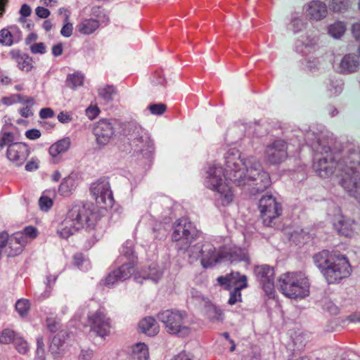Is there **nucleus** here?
<instances>
[{"instance_id":"63","label":"nucleus","mask_w":360,"mask_h":360,"mask_svg":"<svg viewBox=\"0 0 360 360\" xmlns=\"http://www.w3.org/2000/svg\"><path fill=\"white\" fill-rule=\"evenodd\" d=\"M54 116V111L49 108H44L40 110L39 117L41 119L51 118Z\"/></svg>"},{"instance_id":"11","label":"nucleus","mask_w":360,"mask_h":360,"mask_svg":"<svg viewBox=\"0 0 360 360\" xmlns=\"http://www.w3.org/2000/svg\"><path fill=\"white\" fill-rule=\"evenodd\" d=\"M254 274L257 281L267 295H271L274 292V269L267 264L256 266Z\"/></svg>"},{"instance_id":"17","label":"nucleus","mask_w":360,"mask_h":360,"mask_svg":"<svg viewBox=\"0 0 360 360\" xmlns=\"http://www.w3.org/2000/svg\"><path fill=\"white\" fill-rule=\"evenodd\" d=\"M131 264H122L106 276L104 283L108 287L112 286L119 281H123L129 278L131 276Z\"/></svg>"},{"instance_id":"5","label":"nucleus","mask_w":360,"mask_h":360,"mask_svg":"<svg viewBox=\"0 0 360 360\" xmlns=\"http://www.w3.org/2000/svg\"><path fill=\"white\" fill-rule=\"evenodd\" d=\"M96 222V214L84 205H75L68 211L67 217L58 229V233L63 238H68L79 229H92Z\"/></svg>"},{"instance_id":"48","label":"nucleus","mask_w":360,"mask_h":360,"mask_svg":"<svg viewBox=\"0 0 360 360\" xmlns=\"http://www.w3.org/2000/svg\"><path fill=\"white\" fill-rule=\"evenodd\" d=\"M148 109L153 115H160L165 112L167 106L163 103H155L150 105Z\"/></svg>"},{"instance_id":"3","label":"nucleus","mask_w":360,"mask_h":360,"mask_svg":"<svg viewBox=\"0 0 360 360\" xmlns=\"http://www.w3.org/2000/svg\"><path fill=\"white\" fill-rule=\"evenodd\" d=\"M198 236V230L187 219H179L174 224L172 235V240L176 243V248L186 253L191 262L200 259L204 268L212 266L219 259L216 256V248L210 242H199L194 245L191 243Z\"/></svg>"},{"instance_id":"7","label":"nucleus","mask_w":360,"mask_h":360,"mask_svg":"<svg viewBox=\"0 0 360 360\" xmlns=\"http://www.w3.org/2000/svg\"><path fill=\"white\" fill-rule=\"evenodd\" d=\"M158 319L164 324L167 331L170 334L186 337L191 333L188 314L186 311L165 310L158 314Z\"/></svg>"},{"instance_id":"13","label":"nucleus","mask_w":360,"mask_h":360,"mask_svg":"<svg viewBox=\"0 0 360 360\" xmlns=\"http://www.w3.org/2000/svg\"><path fill=\"white\" fill-rule=\"evenodd\" d=\"M88 321L91 330L94 331L98 336L103 338L110 333V320L101 310L89 314Z\"/></svg>"},{"instance_id":"18","label":"nucleus","mask_w":360,"mask_h":360,"mask_svg":"<svg viewBox=\"0 0 360 360\" xmlns=\"http://www.w3.org/2000/svg\"><path fill=\"white\" fill-rule=\"evenodd\" d=\"M304 8L309 19L316 21L323 19L328 14L326 4L320 1H312L307 4Z\"/></svg>"},{"instance_id":"26","label":"nucleus","mask_w":360,"mask_h":360,"mask_svg":"<svg viewBox=\"0 0 360 360\" xmlns=\"http://www.w3.org/2000/svg\"><path fill=\"white\" fill-rule=\"evenodd\" d=\"M10 54L12 58L16 61L20 70L30 72L32 69V59L27 53H22L18 50H13L10 52Z\"/></svg>"},{"instance_id":"8","label":"nucleus","mask_w":360,"mask_h":360,"mask_svg":"<svg viewBox=\"0 0 360 360\" xmlns=\"http://www.w3.org/2000/svg\"><path fill=\"white\" fill-rule=\"evenodd\" d=\"M124 134L128 136L134 151L142 153L150 150L153 148V141L142 129L136 122H129L124 129Z\"/></svg>"},{"instance_id":"16","label":"nucleus","mask_w":360,"mask_h":360,"mask_svg":"<svg viewBox=\"0 0 360 360\" xmlns=\"http://www.w3.org/2000/svg\"><path fill=\"white\" fill-rule=\"evenodd\" d=\"M216 256L219 257L217 263L222 262H249V256L245 248L235 247L229 251L225 249H219L217 251Z\"/></svg>"},{"instance_id":"46","label":"nucleus","mask_w":360,"mask_h":360,"mask_svg":"<svg viewBox=\"0 0 360 360\" xmlns=\"http://www.w3.org/2000/svg\"><path fill=\"white\" fill-rule=\"evenodd\" d=\"M69 14H65V24L63 26L60 34L65 37H70L72 34L73 26L72 24L68 22Z\"/></svg>"},{"instance_id":"21","label":"nucleus","mask_w":360,"mask_h":360,"mask_svg":"<svg viewBox=\"0 0 360 360\" xmlns=\"http://www.w3.org/2000/svg\"><path fill=\"white\" fill-rule=\"evenodd\" d=\"M162 270L156 264H152L148 271L144 270L135 274L134 280L140 283H142V280H151L156 283L162 276Z\"/></svg>"},{"instance_id":"24","label":"nucleus","mask_w":360,"mask_h":360,"mask_svg":"<svg viewBox=\"0 0 360 360\" xmlns=\"http://www.w3.org/2000/svg\"><path fill=\"white\" fill-rule=\"evenodd\" d=\"M70 144V138L66 137L58 141L49 147V153L53 158V162L56 163L58 162V156L68 151Z\"/></svg>"},{"instance_id":"1","label":"nucleus","mask_w":360,"mask_h":360,"mask_svg":"<svg viewBox=\"0 0 360 360\" xmlns=\"http://www.w3.org/2000/svg\"><path fill=\"white\" fill-rule=\"evenodd\" d=\"M224 169L217 165L210 166L205 181L207 188L217 192V200L223 206L229 205L233 199V192L224 183V179L237 186H249L253 195L264 191L271 186L269 173L255 157L243 159L238 149L231 148L224 154Z\"/></svg>"},{"instance_id":"15","label":"nucleus","mask_w":360,"mask_h":360,"mask_svg":"<svg viewBox=\"0 0 360 360\" xmlns=\"http://www.w3.org/2000/svg\"><path fill=\"white\" fill-rule=\"evenodd\" d=\"M30 149L22 143H11L8 145L6 156L15 166H21L27 159Z\"/></svg>"},{"instance_id":"31","label":"nucleus","mask_w":360,"mask_h":360,"mask_svg":"<svg viewBox=\"0 0 360 360\" xmlns=\"http://www.w3.org/2000/svg\"><path fill=\"white\" fill-rule=\"evenodd\" d=\"M318 39L316 36H308L304 41L297 44V51L302 54H307L315 50L317 46Z\"/></svg>"},{"instance_id":"32","label":"nucleus","mask_w":360,"mask_h":360,"mask_svg":"<svg viewBox=\"0 0 360 360\" xmlns=\"http://www.w3.org/2000/svg\"><path fill=\"white\" fill-rule=\"evenodd\" d=\"M306 26L307 22L303 18L302 13H294L292 14L290 29L292 30L294 33L301 32Z\"/></svg>"},{"instance_id":"40","label":"nucleus","mask_w":360,"mask_h":360,"mask_svg":"<svg viewBox=\"0 0 360 360\" xmlns=\"http://www.w3.org/2000/svg\"><path fill=\"white\" fill-rule=\"evenodd\" d=\"M349 6V0H329V7L335 12L346 10Z\"/></svg>"},{"instance_id":"56","label":"nucleus","mask_w":360,"mask_h":360,"mask_svg":"<svg viewBox=\"0 0 360 360\" xmlns=\"http://www.w3.org/2000/svg\"><path fill=\"white\" fill-rule=\"evenodd\" d=\"M13 134L10 132H5L2 135L1 137H0V150L4 148V147L6 145H9L10 143H13Z\"/></svg>"},{"instance_id":"23","label":"nucleus","mask_w":360,"mask_h":360,"mask_svg":"<svg viewBox=\"0 0 360 360\" xmlns=\"http://www.w3.org/2000/svg\"><path fill=\"white\" fill-rule=\"evenodd\" d=\"M359 61L357 57L353 54H347L341 60L339 71L343 74H349L357 71Z\"/></svg>"},{"instance_id":"9","label":"nucleus","mask_w":360,"mask_h":360,"mask_svg":"<svg viewBox=\"0 0 360 360\" xmlns=\"http://www.w3.org/2000/svg\"><path fill=\"white\" fill-rule=\"evenodd\" d=\"M259 209L264 224L272 226L273 220L282 213V206L271 194L263 195L259 202Z\"/></svg>"},{"instance_id":"14","label":"nucleus","mask_w":360,"mask_h":360,"mask_svg":"<svg viewBox=\"0 0 360 360\" xmlns=\"http://www.w3.org/2000/svg\"><path fill=\"white\" fill-rule=\"evenodd\" d=\"M267 161L272 164H280L288 158L287 144L283 140H276L267 146L265 150Z\"/></svg>"},{"instance_id":"45","label":"nucleus","mask_w":360,"mask_h":360,"mask_svg":"<svg viewBox=\"0 0 360 360\" xmlns=\"http://www.w3.org/2000/svg\"><path fill=\"white\" fill-rule=\"evenodd\" d=\"M244 288L241 287H235L232 291L230 292V297L229 299L228 303L231 305L235 304L237 302L241 301V290Z\"/></svg>"},{"instance_id":"43","label":"nucleus","mask_w":360,"mask_h":360,"mask_svg":"<svg viewBox=\"0 0 360 360\" xmlns=\"http://www.w3.org/2000/svg\"><path fill=\"white\" fill-rule=\"evenodd\" d=\"M15 349L19 353L25 354L29 350V346L27 342L22 339L21 337L17 335L15 341L13 342Z\"/></svg>"},{"instance_id":"44","label":"nucleus","mask_w":360,"mask_h":360,"mask_svg":"<svg viewBox=\"0 0 360 360\" xmlns=\"http://www.w3.org/2000/svg\"><path fill=\"white\" fill-rule=\"evenodd\" d=\"M308 337L304 333H299L295 335L293 339L294 345L297 350H302L306 346L307 342Z\"/></svg>"},{"instance_id":"27","label":"nucleus","mask_w":360,"mask_h":360,"mask_svg":"<svg viewBox=\"0 0 360 360\" xmlns=\"http://www.w3.org/2000/svg\"><path fill=\"white\" fill-rule=\"evenodd\" d=\"M120 260L123 264H131V271H133L136 256L134 251V244L131 240H127L122 245Z\"/></svg>"},{"instance_id":"41","label":"nucleus","mask_w":360,"mask_h":360,"mask_svg":"<svg viewBox=\"0 0 360 360\" xmlns=\"http://www.w3.org/2000/svg\"><path fill=\"white\" fill-rule=\"evenodd\" d=\"M17 335L13 330L10 329H4L0 333V343L1 344H9L15 341Z\"/></svg>"},{"instance_id":"59","label":"nucleus","mask_w":360,"mask_h":360,"mask_svg":"<svg viewBox=\"0 0 360 360\" xmlns=\"http://www.w3.org/2000/svg\"><path fill=\"white\" fill-rule=\"evenodd\" d=\"M37 356L39 358H44V343L42 337H38L37 338Z\"/></svg>"},{"instance_id":"52","label":"nucleus","mask_w":360,"mask_h":360,"mask_svg":"<svg viewBox=\"0 0 360 360\" xmlns=\"http://www.w3.org/2000/svg\"><path fill=\"white\" fill-rule=\"evenodd\" d=\"M74 264L79 267L80 269L84 270L82 265L85 264V269H87V266L89 265V262L84 259V257L81 253H77L74 255L73 257Z\"/></svg>"},{"instance_id":"29","label":"nucleus","mask_w":360,"mask_h":360,"mask_svg":"<svg viewBox=\"0 0 360 360\" xmlns=\"http://www.w3.org/2000/svg\"><path fill=\"white\" fill-rule=\"evenodd\" d=\"M99 22L94 18L82 20L77 25L78 32L82 34H91L99 27Z\"/></svg>"},{"instance_id":"30","label":"nucleus","mask_w":360,"mask_h":360,"mask_svg":"<svg viewBox=\"0 0 360 360\" xmlns=\"http://www.w3.org/2000/svg\"><path fill=\"white\" fill-rule=\"evenodd\" d=\"M68 338V333L61 330L53 338L50 345V350L53 354H60L63 350V347Z\"/></svg>"},{"instance_id":"22","label":"nucleus","mask_w":360,"mask_h":360,"mask_svg":"<svg viewBox=\"0 0 360 360\" xmlns=\"http://www.w3.org/2000/svg\"><path fill=\"white\" fill-rule=\"evenodd\" d=\"M9 29L4 28L0 30V44L10 46L13 43H17L21 38V32L16 27H11Z\"/></svg>"},{"instance_id":"57","label":"nucleus","mask_w":360,"mask_h":360,"mask_svg":"<svg viewBox=\"0 0 360 360\" xmlns=\"http://www.w3.org/2000/svg\"><path fill=\"white\" fill-rule=\"evenodd\" d=\"M246 129V126L244 124H236L234 126H233L231 129H229L228 134L230 135H233L235 132H237L239 131L240 134L238 135V137H236L235 139H240L241 137L243 135V131Z\"/></svg>"},{"instance_id":"19","label":"nucleus","mask_w":360,"mask_h":360,"mask_svg":"<svg viewBox=\"0 0 360 360\" xmlns=\"http://www.w3.org/2000/svg\"><path fill=\"white\" fill-rule=\"evenodd\" d=\"M334 228L339 234L351 238L356 233L357 224L354 220L345 217H340L333 224Z\"/></svg>"},{"instance_id":"6","label":"nucleus","mask_w":360,"mask_h":360,"mask_svg":"<svg viewBox=\"0 0 360 360\" xmlns=\"http://www.w3.org/2000/svg\"><path fill=\"white\" fill-rule=\"evenodd\" d=\"M278 283L281 292L288 297L302 299L309 295V279L301 271L283 274Z\"/></svg>"},{"instance_id":"34","label":"nucleus","mask_w":360,"mask_h":360,"mask_svg":"<svg viewBox=\"0 0 360 360\" xmlns=\"http://www.w3.org/2000/svg\"><path fill=\"white\" fill-rule=\"evenodd\" d=\"M328 31L332 37L340 39L346 31V25L343 22L337 21L328 27Z\"/></svg>"},{"instance_id":"37","label":"nucleus","mask_w":360,"mask_h":360,"mask_svg":"<svg viewBox=\"0 0 360 360\" xmlns=\"http://www.w3.org/2000/svg\"><path fill=\"white\" fill-rule=\"evenodd\" d=\"M91 14L92 16L96 18L95 19L96 21L99 22V25H103L105 26L110 21L108 15L105 12L104 9L100 6H94L91 8Z\"/></svg>"},{"instance_id":"54","label":"nucleus","mask_w":360,"mask_h":360,"mask_svg":"<svg viewBox=\"0 0 360 360\" xmlns=\"http://www.w3.org/2000/svg\"><path fill=\"white\" fill-rule=\"evenodd\" d=\"M9 238L7 232L2 231L0 233V257L2 254H4V250L7 248Z\"/></svg>"},{"instance_id":"55","label":"nucleus","mask_w":360,"mask_h":360,"mask_svg":"<svg viewBox=\"0 0 360 360\" xmlns=\"http://www.w3.org/2000/svg\"><path fill=\"white\" fill-rule=\"evenodd\" d=\"M22 233H24V236H25V238L27 239V238L30 239H34L37 238L38 236V231L37 228L32 226H28L23 229Z\"/></svg>"},{"instance_id":"2","label":"nucleus","mask_w":360,"mask_h":360,"mask_svg":"<svg viewBox=\"0 0 360 360\" xmlns=\"http://www.w3.org/2000/svg\"><path fill=\"white\" fill-rule=\"evenodd\" d=\"M311 146L315 152L313 167L316 172L327 178L336 172L341 186L360 203V152L353 150L337 160L330 148L319 140Z\"/></svg>"},{"instance_id":"58","label":"nucleus","mask_w":360,"mask_h":360,"mask_svg":"<svg viewBox=\"0 0 360 360\" xmlns=\"http://www.w3.org/2000/svg\"><path fill=\"white\" fill-rule=\"evenodd\" d=\"M30 50L32 53L34 54H44L46 53V46L42 42L35 43L31 46Z\"/></svg>"},{"instance_id":"51","label":"nucleus","mask_w":360,"mask_h":360,"mask_svg":"<svg viewBox=\"0 0 360 360\" xmlns=\"http://www.w3.org/2000/svg\"><path fill=\"white\" fill-rule=\"evenodd\" d=\"M11 238L17 242L18 245H20V247L22 249L27 243V239L25 238V236H24V233L21 231L13 233Z\"/></svg>"},{"instance_id":"33","label":"nucleus","mask_w":360,"mask_h":360,"mask_svg":"<svg viewBox=\"0 0 360 360\" xmlns=\"http://www.w3.org/2000/svg\"><path fill=\"white\" fill-rule=\"evenodd\" d=\"M98 96L105 103L113 101L114 96L117 94V90L112 85H105L98 90Z\"/></svg>"},{"instance_id":"12","label":"nucleus","mask_w":360,"mask_h":360,"mask_svg":"<svg viewBox=\"0 0 360 360\" xmlns=\"http://www.w3.org/2000/svg\"><path fill=\"white\" fill-rule=\"evenodd\" d=\"M115 120L102 119L97 122L93 129L98 144L106 145L115 134Z\"/></svg>"},{"instance_id":"28","label":"nucleus","mask_w":360,"mask_h":360,"mask_svg":"<svg viewBox=\"0 0 360 360\" xmlns=\"http://www.w3.org/2000/svg\"><path fill=\"white\" fill-rule=\"evenodd\" d=\"M140 330L148 336H154L159 331L158 325L153 317L143 319L139 324Z\"/></svg>"},{"instance_id":"53","label":"nucleus","mask_w":360,"mask_h":360,"mask_svg":"<svg viewBox=\"0 0 360 360\" xmlns=\"http://www.w3.org/2000/svg\"><path fill=\"white\" fill-rule=\"evenodd\" d=\"M342 82L341 80L331 81L329 91L332 95H338L342 91Z\"/></svg>"},{"instance_id":"38","label":"nucleus","mask_w":360,"mask_h":360,"mask_svg":"<svg viewBox=\"0 0 360 360\" xmlns=\"http://www.w3.org/2000/svg\"><path fill=\"white\" fill-rule=\"evenodd\" d=\"M22 250L23 249L20 247V245H18L17 242L10 237L7 248L4 250V254L7 257H15L20 254Z\"/></svg>"},{"instance_id":"60","label":"nucleus","mask_w":360,"mask_h":360,"mask_svg":"<svg viewBox=\"0 0 360 360\" xmlns=\"http://www.w3.org/2000/svg\"><path fill=\"white\" fill-rule=\"evenodd\" d=\"M35 13L40 18H47L51 14L49 10L43 6L37 7Z\"/></svg>"},{"instance_id":"47","label":"nucleus","mask_w":360,"mask_h":360,"mask_svg":"<svg viewBox=\"0 0 360 360\" xmlns=\"http://www.w3.org/2000/svg\"><path fill=\"white\" fill-rule=\"evenodd\" d=\"M323 309L328 311L331 314H337L339 312L338 307L330 300L325 298L322 301Z\"/></svg>"},{"instance_id":"39","label":"nucleus","mask_w":360,"mask_h":360,"mask_svg":"<svg viewBox=\"0 0 360 360\" xmlns=\"http://www.w3.org/2000/svg\"><path fill=\"white\" fill-rule=\"evenodd\" d=\"M206 314L211 321H219L223 320V313L217 307L210 305L206 309Z\"/></svg>"},{"instance_id":"4","label":"nucleus","mask_w":360,"mask_h":360,"mask_svg":"<svg viewBox=\"0 0 360 360\" xmlns=\"http://www.w3.org/2000/svg\"><path fill=\"white\" fill-rule=\"evenodd\" d=\"M313 261L328 284L340 283L352 273L347 258L338 252L323 250L313 256Z\"/></svg>"},{"instance_id":"36","label":"nucleus","mask_w":360,"mask_h":360,"mask_svg":"<svg viewBox=\"0 0 360 360\" xmlns=\"http://www.w3.org/2000/svg\"><path fill=\"white\" fill-rule=\"evenodd\" d=\"M83 83L84 76L78 72L68 75L65 81V85L72 89L82 86Z\"/></svg>"},{"instance_id":"49","label":"nucleus","mask_w":360,"mask_h":360,"mask_svg":"<svg viewBox=\"0 0 360 360\" xmlns=\"http://www.w3.org/2000/svg\"><path fill=\"white\" fill-rule=\"evenodd\" d=\"M39 204L41 210L48 211L53 205L51 198L42 195L39 200Z\"/></svg>"},{"instance_id":"35","label":"nucleus","mask_w":360,"mask_h":360,"mask_svg":"<svg viewBox=\"0 0 360 360\" xmlns=\"http://www.w3.org/2000/svg\"><path fill=\"white\" fill-rule=\"evenodd\" d=\"M134 359L137 360H148L149 357L147 345L142 342L136 343L132 349Z\"/></svg>"},{"instance_id":"25","label":"nucleus","mask_w":360,"mask_h":360,"mask_svg":"<svg viewBox=\"0 0 360 360\" xmlns=\"http://www.w3.org/2000/svg\"><path fill=\"white\" fill-rule=\"evenodd\" d=\"M78 186V177L77 174L72 173L65 177L58 188V193L63 196H69Z\"/></svg>"},{"instance_id":"20","label":"nucleus","mask_w":360,"mask_h":360,"mask_svg":"<svg viewBox=\"0 0 360 360\" xmlns=\"http://www.w3.org/2000/svg\"><path fill=\"white\" fill-rule=\"evenodd\" d=\"M219 283L221 285H226V288L231 287L247 288V276L242 275L239 272H231L226 276H219L217 278Z\"/></svg>"},{"instance_id":"50","label":"nucleus","mask_w":360,"mask_h":360,"mask_svg":"<svg viewBox=\"0 0 360 360\" xmlns=\"http://www.w3.org/2000/svg\"><path fill=\"white\" fill-rule=\"evenodd\" d=\"M152 84L154 86H158V85L162 88L165 86L166 80L160 72H157L154 74L152 79Z\"/></svg>"},{"instance_id":"62","label":"nucleus","mask_w":360,"mask_h":360,"mask_svg":"<svg viewBox=\"0 0 360 360\" xmlns=\"http://www.w3.org/2000/svg\"><path fill=\"white\" fill-rule=\"evenodd\" d=\"M25 136L30 140H36L41 136V131L37 129H29L25 132Z\"/></svg>"},{"instance_id":"61","label":"nucleus","mask_w":360,"mask_h":360,"mask_svg":"<svg viewBox=\"0 0 360 360\" xmlns=\"http://www.w3.org/2000/svg\"><path fill=\"white\" fill-rule=\"evenodd\" d=\"M46 327L51 333H56L58 330V323L51 318H48L46 321Z\"/></svg>"},{"instance_id":"42","label":"nucleus","mask_w":360,"mask_h":360,"mask_svg":"<svg viewBox=\"0 0 360 360\" xmlns=\"http://www.w3.org/2000/svg\"><path fill=\"white\" fill-rule=\"evenodd\" d=\"M15 309L21 316H25L30 309L29 300H19L15 304Z\"/></svg>"},{"instance_id":"64","label":"nucleus","mask_w":360,"mask_h":360,"mask_svg":"<svg viewBox=\"0 0 360 360\" xmlns=\"http://www.w3.org/2000/svg\"><path fill=\"white\" fill-rule=\"evenodd\" d=\"M93 356V351L91 349H82L79 355V360H91Z\"/></svg>"},{"instance_id":"10","label":"nucleus","mask_w":360,"mask_h":360,"mask_svg":"<svg viewBox=\"0 0 360 360\" xmlns=\"http://www.w3.org/2000/svg\"><path fill=\"white\" fill-rule=\"evenodd\" d=\"M90 191L98 205L105 209L112 207L114 198L109 181L107 179L101 178L92 183Z\"/></svg>"}]
</instances>
